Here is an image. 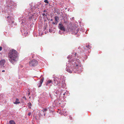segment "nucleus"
<instances>
[{"mask_svg": "<svg viewBox=\"0 0 124 124\" xmlns=\"http://www.w3.org/2000/svg\"><path fill=\"white\" fill-rule=\"evenodd\" d=\"M8 55L9 60L12 64H13L18 60V53L14 49L9 51Z\"/></svg>", "mask_w": 124, "mask_h": 124, "instance_id": "f257e3e1", "label": "nucleus"}, {"mask_svg": "<svg viewBox=\"0 0 124 124\" xmlns=\"http://www.w3.org/2000/svg\"><path fill=\"white\" fill-rule=\"evenodd\" d=\"M71 61L72 63V67L69 68H67V71L70 73H72V71L75 72V69H77L78 68V66L79 63L78 61H75V59H74V60L72 59Z\"/></svg>", "mask_w": 124, "mask_h": 124, "instance_id": "f03ea898", "label": "nucleus"}, {"mask_svg": "<svg viewBox=\"0 0 124 124\" xmlns=\"http://www.w3.org/2000/svg\"><path fill=\"white\" fill-rule=\"evenodd\" d=\"M38 64V61L35 60H33L29 62V65L30 66H36Z\"/></svg>", "mask_w": 124, "mask_h": 124, "instance_id": "7ed1b4c3", "label": "nucleus"}, {"mask_svg": "<svg viewBox=\"0 0 124 124\" xmlns=\"http://www.w3.org/2000/svg\"><path fill=\"white\" fill-rule=\"evenodd\" d=\"M60 79L56 77L54 79V85H57L58 84L60 83L61 81Z\"/></svg>", "mask_w": 124, "mask_h": 124, "instance_id": "20e7f679", "label": "nucleus"}, {"mask_svg": "<svg viewBox=\"0 0 124 124\" xmlns=\"http://www.w3.org/2000/svg\"><path fill=\"white\" fill-rule=\"evenodd\" d=\"M58 27L61 30L63 31H65V29L62 24L59 23Z\"/></svg>", "mask_w": 124, "mask_h": 124, "instance_id": "39448f33", "label": "nucleus"}, {"mask_svg": "<svg viewBox=\"0 0 124 124\" xmlns=\"http://www.w3.org/2000/svg\"><path fill=\"white\" fill-rule=\"evenodd\" d=\"M55 21L56 24H57L58 22V20H59V18L57 16H55L54 17Z\"/></svg>", "mask_w": 124, "mask_h": 124, "instance_id": "423d86ee", "label": "nucleus"}, {"mask_svg": "<svg viewBox=\"0 0 124 124\" xmlns=\"http://www.w3.org/2000/svg\"><path fill=\"white\" fill-rule=\"evenodd\" d=\"M5 62V61L4 60H1L0 62V64L2 66L3 65Z\"/></svg>", "mask_w": 124, "mask_h": 124, "instance_id": "0eeeda50", "label": "nucleus"}, {"mask_svg": "<svg viewBox=\"0 0 124 124\" xmlns=\"http://www.w3.org/2000/svg\"><path fill=\"white\" fill-rule=\"evenodd\" d=\"M43 78H41V80L40 81L39 83V87L41 85V84L43 82Z\"/></svg>", "mask_w": 124, "mask_h": 124, "instance_id": "6e6552de", "label": "nucleus"}, {"mask_svg": "<svg viewBox=\"0 0 124 124\" xmlns=\"http://www.w3.org/2000/svg\"><path fill=\"white\" fill-rule=\"evenodd\" d=\"M19 101V99L18 98H16V101L15 102H14V103L15 104H19L20 103V102L18 101Z\"/></svg>", "mask_w": 124, "mask_h": 124, "instance_id": "1a4fd4ad", "label": "nucleus"}, {"mask_svg": "<svg viewBox=\"0 0 124 124\" xmlns=\"http://www.w3.org/2000/svg\"><path fill=\"white\" fill-rule=\"evenodd\" d=\"M85 47L87 48V49H89L91 48V46L88 44H87L85 46Z\"/></svg>", "mask_w": 124, "mask_h": 124, "instance_id": "9d476101", "label": "nucleus"}, {"mask_svg": "<svg viewBox=\"0 0 124 124\" xmlns=\"http://www.w3.org/2000/svg\"><path fill=\"white\" fill-rule=\"evenodd\" d=\"M10 124H16L15 122L13 120H11L9 121Z\"/></svg>", "mask_w": 124, "mask_h": 124, "instance_id": "9b49d317", "label": "nucleus"}, {"mask_svg": "<svg viewBox=\"0 0 124 124\" xmlns=\"http://www.w3.org/2000/svg\"><path fill=\"white\" fill-rule=\"evenodd\" d=\"M52 82V81L51 80H48L47 82V83L46 84V85H47V86L48 85V84L50 83H51Z\"/></svg>", "mask_w": 124, "mask_h": 124, "instance_id": "f8f14e48", "label": "nucleus"}, {"mask_svg": "<svg viewBox=\"0 0 124 124\" xmlns=\"http://www.w3.org/2000/svg\"><path fill=\"white\" fill-rule=\"evenodd\" d=\"M28 106H29V108H31V102H29L28 103Z\"/></svg>", "mask_w": 124, "mask_h": 124, "instance_id": "ddd939ff", "label": "nucleus"}, {"mask_svg": "<svg viewBox=\"0 0 124 124\" xmlns=\"http://www.w3.org/2000/svg\"><path fill=\"white\" fill-rule=\"evenodd\" d=\"M79 29H77L76 31V32H75V33L76 34H77L78 33V31H79Z\"/></svg>", "mask_w": 124, "mask_h": 124, "instance_id": "4468645a", "label": "nucleus"}, {"mask_svg": "<svg viewBox=\"0 0 124 124\" xmlns=\"http://www.w3.org/2000/svg\"><path fill=\"white\" fill-rule=\"evenodd\" d=\"M44 2L46 3H47V4L49 3V1H48L47 0H45L44 1Z\"/></svg>", "mask_w": 124, "mask_h": 124, "instance_id": "2eb2a0df", "label": "nucleus"}, {"mask_svg": "<svg viewBox=\"0 0 124 124\" xmlns=\"http://www.w3.org/2000/svg\"><path fill=\"white\" fill-rule=\"evenodd\" d=\"M23 99H24L25 100H27L26 98L25 97V96H23Z\"/></svg>", "mask_w": 124, "mask_h": 124, "instance_id": "dca6fc26", "label": "nucleus"}, {"mask_svg": "<svg viewBox=\"0 0 124 124\" xmlns=\"http://www.w3.org/2000/svg\"><path fill=\"white\" fill-rule=\"evenodd\" d=\"M47 110V109L46 108L44 109V110H43V112H46V111Z\"/></svg>", "mask_w": 124, "mask_h": 124, "instance_id": "f3484780", "label": "nucleus"}, {"mask_svg": "<svg viewBox=\"0 0 124 124\" xmlns=\"http://www.w3.org/2000/svg\"><path fill=\"white\" fill-rule=\"evenodd\" d=\"M49 31L50 32H52V30L51 29H49Z\"/></svg>", "mask_w": 124, "mask_h": 124, "instance_id": "a211bd4d", "label": "nucleus"}, {"mask_svg": "<svg viewBox=\"0 0 124 124\" xmlns=\"http://www.w3.org/2000/svg\"><path fill=\"white\" fill-rule=\"evenodd\" d=\"M31 114V112H29L28 113V115L29 116H30Z\"/></svg>", "mask_w": 124, "mask_h": 124, "instance_id": "6ab92c4d", "label": "nucleus"}, {"mask_svg": "<svg viewBox=\"0 0 124 124\" xmlns=\"http://www.w3.org/2000/svg\"><path fill=\"white\" fill-rule=\"evenodd\" d=\"M46 13H42V15L43 16H44L46 14Z\"/></svg>", "mask_w": 124, "mask_h": 124, "instance_id": "aec40b11", "label": "nucleus"}, {"mask_svg": "<svg viewBox=\"0 0 124 124\" xmlns=\"http://www.w3.org/2000/svg\"><path fill=\"white\" fill-rule=\"evenodd\" d=\"M8 20H10L11 19V17L9 16H8L7 17Z\"/></svg>", "mask_w": 124, "mask_h": 124, "instance_id": "412c9836", "label": "nucleus"}, {"mask_svg": "<svg viewBox=\"0 0 124 124\" xmlns=\"http://www.w3.org/2000/svg\"><path fill=\"white\" fill-rule=\"evenodd\" d=\"M52 24H55V25H56L57 24H56L55 22L54 23V22H53Z\"/></svg>", "mask_w": 124, "mask_h": 124, "instance_id": "4be33fe9", "label": "nucleus"}, {"mask_svg": "<svg viewBox=\"0 0 124 124\" xmlns=\"http://www.w3.org/2000/svg\"><path fill=\"white\" fill-rule=\"evenodd\" d=\"M2 47L1 46H0V51H1L2 50Z\"/></svg>", "mask_w": 124, "mask_h": 124, "instance_id": "5701e85b", "label": "nucleus"}, {"mask_svg": "<svg viewBox=\"0 0 124 124\" xmlns=\"http://www.w3.org/2000/svg\"><path fill=\"white\" fill-rule=\"evenodd\" d=\"M66 92H65L64 93H63V95H66Z\"/></svg>", "mask_w": 124, "mask_h": 124, "instance_id": "b1692460", "label": "nucleus"}, {"mask_svg": "<svg viewBox=\"0 0 124 124\" xmlns=\"http://www.w3.org/2000/svg\"><path fill=\"white\" fill-rule=\"evenodd\" d=\"M43 12L44 13H46V12H46V10H44V11H43Z\"/></svg>", "mask_w": 124, "mask_h": 124, "instance_id": "393cba45", "label": "nucleus"}, {"mask_svg": "<svg viewBox=\"0 0 124 124\" xmlns=\"http://www.w3.org/2000/svg\"><path fill=\"white\" fill-rule=\"evenodd\" d=\"M69 58H72V57H71V56H69Z\"/></svg>", "mask_w": 124, "mask_h": 124, "instance_id": "a878e982", "label": "nucleus"}, {"mask_svg": "<svg viewBox=\"0 0 124 124\" xmlns=\"http://www.w3.org/2000/svg\"><path fill=\"white\" fill-rule=\"evenodd\" d=\"M47 12H46V14L45 15V16H47Z\"/></svg>", "mask_w": 124, "mask_h": 124, "instance_id": "bb28decb", "label": "nucleus"}, {"mask_svg": "<svg viewBox=\"0 0 124 124\" xmlns=\"http://www.w3.org/2000/svg\"><path fill=\"white\" fill-rule=\"evenodd\" d=\"M70 119L72 120V117H71V116H70Z\"/></svg>", "mask_w": 124, "mask_h": 124, "instance_id": "cd10ccee", "label": "nucleus"}, {"mask_svg": "<svg viewBox=\"0 0 124 124\" xmlns=\"http://www.w3.org/2000/svg\"><path fill=\"white\" fill-rule=\"evenodd\" d=\"M50 20L51 21H53V19H51Z\"/></svg>", "mask_w": 124, "mask_h": 124, "instance_id": "c85d7f7f", "label": "nucleus"}, {"mask_svg": "<svg viewBox=\"0 0 124 124\" xmlns=\"http://www.w3.org/2000/svg\"><path fill=\"white\" fill-rule=\"evenodd\" d=\"M5 71L4 70H2V72H4Z\"/></svg>", "mask_w": 124, "mask_h": 124, "instance_id": "c756f323", "label": "nucleus"}, {"mask_svg": "<svg viewBox=\"0 0 124 124\" xmlns=\"http://www.w3.org/2000/svg\"><path fill=\"white\" fill-rule=\"evenodd\" d=\"M77 53H76L75 54V56H76V55Z\"/></svg>", "mask_w": 124, "mask_h": 124, "instance_id": "7c9ffc66", "label": "nucleus"}, {"mask_svg": "<svg viewBox=\"0 0 124 124\" xmlns=\"http://www.w3.org/2000/svg\"><path fill=\"white\" fill-rule=\"evenodd\" d=\"M47 19L48 18L47 17Z\"/></svg>", "mask_w": 124, "mask_h": 124, "instance_id": "2f4dec72", "label": "nucleus"}]
</instances>
